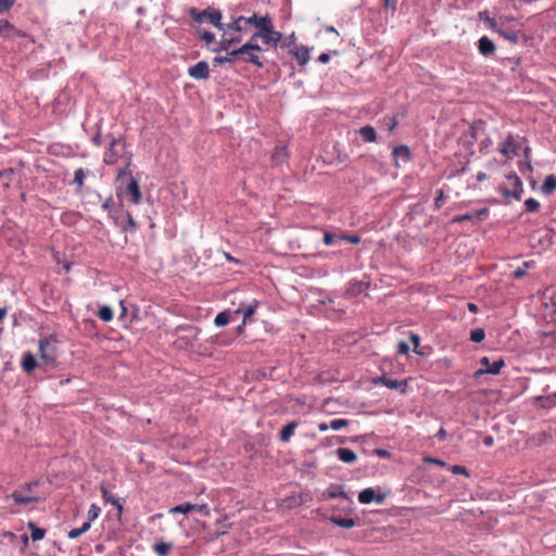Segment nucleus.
<instances>
[{"label":"nucleus","mask_w":556,"mask_h":556,"mask_svg":"<svg viewBox=\"0 0 556 556\" xmlns=\"http://www.w3.org/2000/svg\"><path fill=\"white\" fill-rule=\"evenodd\" d=\"M260 27L252 35V39H261L265 46L276 48L282 39V34L275 30L273 18L267 14L258 23Z\"/></svg>","instance_id":"obj_1"},{"label":"nucleus","mask_w":556,"mask_h":556,"mask_svg":"<svg viewBox=\"0 0 556 556\" xmlns=\"http://www.w3.org/2000/svg\"><path fill=\"white\" fill-rule=\"evenodd\" d=\"M188 14L192 22L198 24V26H200L202 23H210L217 29L222 28L223 14L218 9L208 7L207 9L201 11L197 8H190Z\"/></svg>","instance_id":"obj_2"},{"label":"nucleus","mask_w":556,"mask_h":556,"mask_svg":"<svg viewBox=\"0 0 556 556\" xmlns=\"http://www.w3.org/2000/svg\"><path fill=\"white\" fill-rule=\"evenodd\" d=\"M500 152L505 157L511 160L518 153V144L513 135H508L501 143Z\"/></svg>","instance_id":"obj_11"},{"label":"nucleus","mask_w":556,"mask_h":556,"mask_svg":"<svg viewBox=\"0 0 556 556\" xmlns=\"http://www.w3.org/2000/svg\"><path fill=\"white\" fill-rule=\"evenodd\" d=\"M197 36L204 42L205 47L212 51V48L218 47V42L215 40V35L207 31L200 26H194Z\"/></svg>","instance_id":"obj_19"},{"label":"nucleus","mask_w":556,"mask_h":556,"mask_svg":"<svg viewBox=\"0 0 556 556\" xmlns=\"http://www.w3.org/2000/svg\"><path fill=\"white\" fill-rule=\"evenodd\" d=\"M29 492V486H27L26 492L23 490H16L12 493L11 497L16 504H29L36 502L37 498L33 496Z\"/></svg>","instance_id":"obj_23"},{"label":"nucleus","mask_w":556,"mask_h":556,"mask_svg":"<svg viewBox=\"0 0 556 556\" xmlns=\"http://www.w3.org/2000/svg\"><path fill=\"white\" fill-rule=\"evenodd\" d=\"M262 47L257 43L247 42L238 49V56L239 60L245 63H251L257 68H263L264 62L262 61Z\"/></svg>","instance_id":"obj_3"},{"label":"nucleus","mask_w":556,"mask_h":556,"mask_svg":"<svg viewBox=\"0 0 556 556\" xmlns=\"http://www.w3.org/2000/svg\"><path fill=\"white\" fill-rule=\"evenodd\" d=\"M226 55L224 56H215L213 59V62L216 63V64H223V63H233L236 62L237 60H239V56H238V49L236 50H232V51H226Z\"/></svg>","instance_id":"obj_30"},{"label":"nucleus","mask_w":556,"mask_h":556,"mask_svg":"<svg viewBox=\"0 0 556 556\" xmlns=\"http://www.w3.org/2000/svg\"><path fill=\"white\" fill-rule=\"evenodd\" d=\"M424 462L428 463V464H434V465H438V466H441V467L446 466V463L443 462L442 459L434 458V457H431V456H425L424 457Z\"/></svg>","instance_id":"obj_50"},{"label":"nucleus","mask_w":556,"mask_h":556,"mask_svg":"<svg viewBox=\"0 0 556 556\" xmlns=\"http://www.w3.org/2000/svg\"><path fill=\"white\" fill-rule=\"evenodd\" d=\"M480 364L482 368L477 371V375L480 374H491V375H498L501 369L504 367L505 362L503 358H498L494 361L493 363L490 362L488 357H482L480 359Z\"/></svg>","instance_id":"obj_8"},{"label":"nucleus","mask_w":556,"mask_h":556,"mask_svg":"<svg viewBox=\"0 0 556 556\" xmlns=\"http://www.w3.org/2000/svg\"><path fill=\"white\" fill-rule=\"evenodd\" d=\"M16 0H0V13L9 11Z\"/></svg>","instance_id":"obj_48"},{"label":"nucleus","mask_w":556,"mask_h":556,"mask_svg":"<svg viewBox=\"0 0 556 556\" xmlns=\"http://www.w3.org/2000/svg\"><path fill=\"white\" fill-rule=\"evenodd\" d=\"M91 527V521L90 520H87L86 522L83 523V526L80 527V530L86 533L87 531H89Z\"/></svg>","instance_id":"obj_63"},{"label":"nucleus","mask_w":556,"mask_h":556,"mask_svg":"<svg viewBox=\"0 0 556 556\" xmlns=\"http://www.w3.org/2000/svg\"><path fill=\"white\" fill-rule=\"evenodd\" d=\"M83 534H84V532L80 530V528H75V529H72V530L68 531L67 538L71 539V540H75V539L79 538Z\"/></svg>","instance_id":"obj_54"},{"label":"nucleus","mask_w":556,"mask_h":556,"mask_svg":"<svg viewBox=\"0 0 556 556\" xmlns=\"http://www.w3.org/2000/svg\"><path fill=\"white\" fill-rule=\"evenodd\" d=\"M485 21H486V23L489 24V27H490L491 29H493V30H495V31H496V29H500V28L497 27V23H496V21H495L494 18L486 17V20H485Z\"/></svg>","instance_id":"obj_60"},{"label":"nucleus","mask_w":556,"mask_h":556,"mask_svg":"<svg viewBox=\"0 0 556 556\" xmlns=\"http://www.w3.org/2000/svg\"><path fill=\"white\" fill-rule=\"evenodd\" d=\"M375 454L380 456V457H388L389 456V452L386 451V450H381V448L375 450Z\"/></svg>","instance_id":"obj_61"},{"label":"nucleus","mask_w":556,"mask_h":556,"mask_svg":"<svg viewBox=\"0 0 556 556\" xmlns=\"http://www.w3.org/2000/svg\"><path fill=\"white\" fill-rule=\"evenodd\" d=\"M450 470L455 475L468 476L467 469L464 466L453 465Z\"/></svg>","instance_id":"obj_51"},{"label":"nucleus","mask_w":556,"mask_h":556,"mask_svg":"<svg viewBox=\"0 0 556 556\" xmlns=\"http://www.w3.org/2000/svg\"><path fill=\"white\" fill-rule=\"evenodd\" d=\"M121 214L125 218V223L123 220H119L118 216H115L114 217L115 224L118 225L123 229V231H125V232H127V231H130V232L136 231L137 230V223L135 222V219L131 216V214L128 211H126V212L121 211Z\"/></svg>","instance_id":"obj_16"},{"label":"nucleus","mask_w":556,"mask_h":556,"mask_svg":"<svg viewBox=\"0 0 556 556\" xmlns=\"http://www.w3.org/2000/svg\"><path fill=\"white\" fill-rule=\"evenodd\" d=\"M331 522L337 525L338 527L344 528V529H351L355 527L356 522L353 518H340V517H333L331 518Z\"/></svg>","instance_id":"obj_34"},{"label":"nucleus","mask_w":556,"mask_h":556,"mask_svg":"<svg viewBox=\"0 0 556 556\" xmlns=\"http://www.w3.org/2000/svg\"><path fill=\"white\" fill-rule=\"evenodd\" d=\"M444 202V191L442 189L437 191V197L434 199V206L440 208Z\"/></svg>","instance_id":"obj_49"},{"label":"nucleus","mask_w":556,"mask_h":556,"mask_svg":"<svg viewBox=\"0 0 556 556\" xmlns=\"http://www.w3.org/2000/svg\"><path fill=\"white\" fill-rule=\"evenodd\" d=\"M98 317L105 323L111 321L113 319L112 308L108 305H102L98 311Z\"/></svg>","instance_id":"obj_37"},{"label":"nucleus","mask_w":556,"mask_h":556,"mask_svg":"<svg viewBox=\"0 0 556 556\" xmlns=\"http://www.w3.org/2000/svg\"><path fill=\"white\" fill-rule=\"evenodd\" d=\"M489 215V208L488 207H483V208H480V210H477V211H473L471 213H467V214H463V215H457L453 218V223H463L465 220H473V219H477L479 222H482Z\"/></svg>","instance_id":"obj_13"},{"label":"nucleus","mask_w":556,"mask_h":556,"mask_svg":"<svg viewBox=\"0 0 556 556\" xmlns=\"http://www.w3.org/2000/svg\"><path fill=\"white\" fill-rule=\"evenodd\" d=\"M556 191V177L554 175H549L545 178L542 185V192L546 195H549Z\"/></svg>","instance_id":"obj_31"},{"label":"nucleus","mask_w":556,"mask_h":556,"mask_svg":"<svg viewBox=\"0 0 556 556\" xmlns=\"http://www.w3.org/2000/svg\"><path fill=\"white\" fill-rule=\"evenodd\" d=\"M408 351H409V346L405 341H400L397 343V353L399 354L405 355L408 353Z\"/></svg>","instance_id":"obj_53"},{"label":"nucleus","mask_w":556,"mask_h":556,"mask_svg":"<svg viewBox=\"0 0 556 556\" xmlns=\"http://www.w3.org/2000/svg\"><path fill=\"white\" fill-rule=\"evenodd\" d=\"M101 493L105 502L112 503L114 506L118 508L119 511L122 510L123 507L119 501L113 497L112 494L105 488H101Z\"/></svg>","instance_id":"obj_41"},{"label":"nucleus","mask_w":556,"mask_h":556,"mask_svg":"<svg viewBox=\"0 0 556 556\" xmlns=\"http://www.w3.org/2000/svg\"><path fill=\"white\" fill-rule=\"evenodd\" d=\"M300 66H305L311 59V48L300 45L289 50Z\"/></svg>","instance_id":"obj_10"},{"label":"nucleus","mask_w":556,"mask_h":556,"mask_svg":"<svg viewBox=\"0 0 556 556\" xmlns=\"http://www.w3.org/2000/svg\"><path fill=\"white\" fill-rule=\"evenodd\" d=\"M39 353L40 358L47 364H52L55 361L54 348L50 344L47 338L40 339L39 341Z\"/></svg>","instance_id":"obj_12"},{"label":"nucleus","mask_w":556,"mask_h":556,"mask_svg":"<svg viewBox=\"0 0 556 556\" xmlns=\"http://www.w3.org/2000/svg\"><path fill=\"white\" fill-rule=\"evenodd\" d=\"M506 179L511 182L513 189H509L505 185H501L498 187L500 192L506 198V199H515L520 200L523 193V185L521 179L515 174L510 173L506 176Z\"/></svg>","instance_id":"obj_4"},{"label":"nucleus","mask_w":556,"mask_h":556,"mask_svg":"<svg viewBox=\"0 0 556 556\" xmlns=\"http://www.w3.org/2000/svg\"><path fill=\"white\" fill-rule=\"evenodd\" d=\"M336 454L345 464H354L357 460V455L350 448L339 447Z\"/></svg>","instance_id":"obj_25"},{"label":"nucleus","mask_w":556,"mask_h":556,"mask_svg":"<svg viewBox=\"0 0 556 556\" xmlns=\"http://www.w3.org/2000/svg\"><path fill=\"white\" fill-rule=\"evenodd\" d=\"M359 135L366 142H375L377 140V134L372 126L366 125L358 129Z\"/></svg>","instance_id":"obj_29"},{"label":"nucleus","mask_w":556,"mask_h":556,"mask_svg":"<svg viewBox=\"0 0 556 556\" xmlns=\"http://www.w3.org/2000/svg\"><path fill=\"white\" fill-rule=\"evenodd\" d=\"M533 265V262H523L521 266L517 267L514 273L513 277L515 279H521L527 275V270L530 269Z\"/></svg>","instance_id":"obj_36"},{"label":"nucleus","mask_w":556,"mask_h":556,"mask_svg":"<svg viewBox=\"0 0 556 556\" xmlns=\"http://www.w3.org/2000/svg\"><path fill=\"white\" fill-rule=\"evenodd\" d=\"M440 440H444L446 438V431L444 428H440L438 433L435 434Z\"/></svg>","instance_id":"obj_62"},{"label":"nucleus","mask_w":556,"mask_h":556,"mask_svg":"<svg viewBox=\"0 0 556 556\" xmlns=\"http://www.w3.org/2000/svg\"><path fill=\"white\" fill-rule=\"evenodd\" d=\"M172 548L173 544L167 542H157L153 545V551L159 556H167Z\"/></svg>","instance_id":"obj_32"},{"label":"nucleus","mask_w":556,"mask_h":556,"mask_svg":"<svg viewBox=\"0 0 556 556\" xmlns=\"http://www.w3.org/2000/svg\"><path fill=\"white\" fill-rule=\"evenodd\" d=\"M0 35L4 39H13L15 37H26V34L23 30L17 29L14 25H12L7 20H0Z\"/></svg>","instance_id":"obj_9"},{"label":"nucleus","mask_w":556,"mask_h":556,"mask_svg":"<svg viewBox=\"0 0 556 556\" xmlns=\"http://www.w3.org/2000/svg\"><path fill=\"white\" fill-rule=\"evenodd\" d=\"M478 50L480 54L490 56L495 52L496 47L490 38L483 36L478 41Z\"/></svg>","instance_id":"obj_22"},{"label":"nucleus","mask_w":556,"mask_h":556,"mask_svg":"<svg viewBox=\"0 0 556 556\" xmlns=\"http://www.w3.org/2000/svg\"><path fill=\"white\" fill-rule=\"evenodd\" d=\"M349 424H350V421L348 419H341V418L340 419H333V420L330 421V428L332 430L338 431V430H340L342 428L348 427Z\"/></svg>","instance_id":"obj_44"},{"label":"nucleus","mask_w":556,"mask_h":556,"mask_svg":"<svg viewBox=\"0 0 556 556\" xmlns=\"http://www.w3.org/2000/svg\"><path fill=\"white\" fill-rule=\"evenodd\" d=\"M299 426L298 421H291L287 424L280 431V440L282 442H288L290 438L294 434V430Z\"/></svg>","instance_id":"obj_28"},{"label":"nucleus","mask_w":556,"mask_h":556,"mask_svg":"<svg viewBox=\"0 0 556 556\" xmlns=\"http://www.w3.org/2000/svg\"><path fill=\"white\" fill-rule=\"evenodd\" d=\"M28 528L31 530V540L34 542L40 541L45 538L46 531L41 528H38L33 521L28 522Z\"/></svg>","instance_id":"obj_35"},{"label":"nucleus","mask_w":556,"mask_h":556,"mask_svg":"<svg viewBox=\"0 0 556 556\" xmlns=\"http://www.w3.org/2000/svg\"><path fill=\"white\" fill-rule=\"evenodd\" d=\"M261 20H264V16H258L256 13H254L252 16L245 17L244 23L245 25H253L255 29H258V23Z\"/></svg>","instance_id":"obj_47"},{"label":"nucleus","mask_w":556,"mask_h":556,"mask_svg":"<svg viewBox=\"0 0 556 556\" xmlns=\"http://www.w3.org/2000/svg\"><path fill=\"white\" fill-rule=\"evenodd\" d=\"M484 337L485 332L482 328H476L470 332V340L476 343L481 342L484 339Z\"/></svg>","instance_id":"obj_43"},{"label":"nucleus","mask_w":556,"mask_h":556,"mask_svg":"<svg viewBox=\"0 0 556 556\" xmlns=\"http://www.w3.org/2000/svg\"><path fill=\"white\" fill-rule=\"evenodd\" d=\"M130 160H131L130 156H128L126 160V167L118 169L117 180H121L124 176L128 175L127 167L130 165Z\"/></svg>","instance_id":"obj_56"},{"label":"nucleus","mask_w":556,"mask_h":556,"mask_svg":"<svg viewBox=\"0 0 556 556\" xmlns=\"http://www.w3.org/2000/svg\"><path fill=\"white\" fill-rule=\"evenodd\" d=\"M327 492L330 498H346V494L343 490V486L340 484H331L328 488Z\"/></svg>","instance_id":"obj_33"},{"label":"nucleus","mask_w":556,"mask_h":556,"mask_svg":"<svg viewBox=\"0 0 556 556\" xmlns=\"http://www.w3.org/2000/svg\"><path fill=\"white\" fill-rule=\"evenodd\" d=\"M382 123L387 127L388 131L392 132L397 126V118L396 116H384Z\"/></svg>","instance_id":"obj_42"},{"label":"nucleus","mask_w":556,"mask_h":556,"mask_svg":"<svg viewBox=\"0 0 556 556\" xmlns=\"http://www.w3.org/2000/svg\"><path fill=\"white\" fill-rule=\"evenodd\" d=\"M483 443L484 445L486 446H492L493 443H494V440L491 435H486L484 439H483Z\"/></svg>","instance_id":"obj_64"},{"label":"nucleus","mask_w":556,"mask_h":556,"mask_svg":"<svg viewBox=\"0 0 556 556\" xmlns=\"http://www.w3.org/2000/svg\"><path fill=\"white\" fill-rule=\"evenodd\" d=\"M245 16H238L233 17L231 22L224 24L222 23V28L226 31H235V33H241L245 29Z\"/></svg>","instance_id":"obj_21"},{"label":"nucleus","mask_w":556,"mask_h":556,"mask_svg":"<svg viewBox=\"0 0 556 556\" xmlns=\"http://www.w3.org/2000/svg\"><path fill=\"white\" fill-rule=\"evenodd\" d=\"M188 73L194 79H206L210 76V67L207 62L200 61L195 65L189 67Z\"/></svg>","instance_id":"obj_14"},{"label":"nucleus","mask_w":556,"mask_h":556,"mask_svg":"<svg viewBox=\"0 0 556 556\" xmlns=\"http://www.w3.org/2000/svg\"><path fill=\"white\" fill-rule=\"evenodd\" d=\"M125 193L130 197L131 203H134V204L140 203V201L142 199V194H141L140 187H139L137 179H135L132 177L129 179V182L126 187Z\"/></svg>","instance_id":"obj_17"},{"label":"nucleus","mask_w":556,"mask_h":556,"mask_svg":"<svg viewBox=\"0 0 556 556\" xmlns=\"http://www.w3.org/2000/svg\"><path fill=\"white\" fill-rule=\"evenodd\" d=\"M21 366L25 372L30 374L38 366V363L36 357L27 352L23 355Z\"/></svg>","instance_id":"obj_26"},{"label":"nucleus","mask_w":556,"mask_h":556,"mask_svg":"<svg viewBox=\"0 0 556 556\" xmlns=\"http://www.w3.org/2000/svg\"><path fill=\"white\" fill-rule=\"evenodd\" d=\"M409 339H410L412 343L414 344V351H415L416 353H418L417 348H418V346H419V344H420V338H419V336H418L417 333L410 332V334H409Z\"/></svg>","instance_id":"obj_55"},{"label":"nucleus","mask_w":556,"mask_h":556,"mask_svg":"<svg viewBox=\"0 0 556 556\" xmlns=\"http://www.w3.org/2000/svg\"><path fill=\"white\" fill-rule=\"evenodd\" d=\"M336 236L330 232L324 233V242L326 245H331L333 243Z\"/></svg>","instance_id":"obj_59"},{"label":"nucleus","mask_w":556,"mask_h":556,"mask_svg":"<svg viewBox=\"0 0 556 556\" xmlns=\"http://www.w3.org/2000/svg\"><path fill=\"white\" fill-rule=\"evenodd\" d=\"M496 33L500 34V36H502L503 38H505L506 40L513 42V43H517L519 41V34L517 31H514V30H505V29H496Z\"/></svg>","instance_id":"obj_38"},{"label":"nucleus","mask_w":556,"mask_h":556,"mask_svg":"<svg viewBox=\"0 0 556 556\" xmlns=\"http://www.w3.org/2000/svg\"><path fill=\"white\" fill-rule=\"evenodd\" d=\"M375 383H381L384 387L391 389V390H400L401 393H404L406 391L407 382L406 381H399L395 379L387 378L386 376L379 377Z\"/></svg>","instance_id":"obj_20"},{"label":"nucleus","mask_w":556,"mask_h":556,"mask_svg":"<svg viewBox=\"0 0 556 556\" xmlns=\"http://www.w3.org/2000/svg\"><path fill=\"white\" fill-rule=\"evenodd\" d=\"M230 320V314L229 312H222L218 313L214 319V324L217 327H224L226 326Z\"/></svg>","instance_id":"obj_40"},{"label":"nucleus","mask_w":556,"mask_h":556,"mask_svg":"<svg viewBox=\"0 0 556 556\" xmlns=\"http://www.w3.org/2000/svg\"><path fill=\"white\" fill-rule=\"evenodd\" d=\"M386 500V494H376L372 488L364 489L358 494V501L362 504H370L372 501H376L378 504H381Z\"/></svg>","instance_id":"obj_15"},{"label":"nucleus","mask_w":556,"mask_h":556,"mask_svg":"<svg viewBox=\"0 0 556 556\" xmlns=\"http://www.w3.org/2000/svg\"><path fill=\"white\" fill-rule=\"evenodd\" d=\"M288 159V151L287 147L285 146H277L271 154V160L276 164H282Z\"/></svg>","instance_id":"obj_27"},{"label":"nucleus","mask_w":556,"mask_h":556,"mask_svg":"<svg viewBox=\"0 0 556 556\" xmlns=\"http://www.w3.org/2000/svg\"><path fill=\"white\" fill-rule=\"evenodd\" d=\"M219 30L223 31L222 39L218 41V47L212 48L213 52L228 51L232 46L242 40L241 33L226 31L225 29Z\"/></svg>","instance_id":"obj_6"},{"label":"nucleus","mask_w":556,"mask_h":556,"mask_svg":"<svg viewBox=\"0 0 556 556\" xmlns=\"http://www.w3.org/2000/svg\"><path fill=\"white\" fill-rule=\"evenodd\" d=\"M260 306V302L257 300H254L251 304L247 305L245 307L238 308L235 314H242L243 315V325H247V323L250 321V318L254 315L256 312V308Z\"/></svg>","instance_id":"obj_24"},{"label":"nucleus","mask_w":556,"mask_h":556,"mask_svg":"<svg viewBox=\"0 0 556 556\" xmlns=\"http://www.w3.org/2000/svg\"><path fill=\"white\" fill-rule=\"evenodd\" d=\"M101 513V508L97 504H91L88 509V520H96Z\"/></svg>","instance_id":"obj_46"},{"label":"nucleus","mask_w":556,"mask_h":556,"mask_svg":"<svg viewBox=\"0 0 556 556\" xmlns=\"http://www.w3.org/2000/svg\"><path fill=\"white\" fill-rule=\"evenodd\" d=\"M295 39H296L295 35H294V34H292V35L288 38V40H287V41H285V42L281 45V47H287V48H289V50H290V49H292V48H294V46H296V45H295Z\"/></svg>","instance_id":"obj_58"},{"label":"nucleus","mask_w":556,"mask_h":556,"mask_svg":"<svg viewBox=\"0 0 556 556\" xmlns=\"http://www.w3.org/2000/svg\"><path fill=\"white\" fill-rule=\"evenodd\" d=\"M86 173L83 168H77L74 173V184L77 185V190L81 191L85 184Z\"/></svg>","instance_id":"obj_39"},{"label":"nucleus","mask_w":556,"mask_h":556,"mask_svg":"<svg viewBox=\"0 0 556 556\" xmlns=\"http://www.w3.org/2000/svg\"><path fill=\"white\" fill-rule=\"evenodd\" d=\"M331 53H332L333 55H338V51H337V50H333V51H331L330 53H326V52H324V53L319 54V56H318V59H317V60H318V62L324 63V64H325V63H328V62H329V60H330V54H331Z\"/></svg>","instance_id":"obj_52"},{"label":"nucleus","mask_w":556,"mask_h":556,"mask_svg":"<svg viewBox=\"0 0 556 556\" xmlns=\"http://www.w3.org/2000/svg\"><path fill=\"white\" fill-rule=\"evenodd\" d=\"M191 511H198L202 514L205 517H208L211 515V510L208 508L207 504H191V503H184L177 506L172 507L168 513L172 515L175 514H189Z\"/></svg>","instance_id":"obj_7"},{"label":"nucleus","mask_w":556,"mask_h":556,"mask_svg":"<svg viewBox=\"0 0 556 556\" xmlns=\"http://www.w3.org/2000/svg\"><path fill=\"white\" fill-rule=\"evenodd\" d=\"M125 151V143L122 139H112L109 148L104 152V163L114 165L118 162Z\"/></svg>","instance_id":"obj_5"},{"label":"nucleus","mask_w":556,"mask_h":556,"mask_svg":"<svg viewBox=\"0 0 556 556\" xmlns=\"http://www.w3.org/2000/svg\"><path fill=\"white\" fill-rule=\"evenodd\" d=\"M342 240L349 242V243H352V244H357L359 243L361 241V238L358 236H348V235H344L341 237Z\"/></svg>","instance_id":"obj_57"},{"label":"nucleus","mask_w":556,"mask_h":556,"mask_svg":"<svg viewBox=\"0 0 556 556\" xmlns=\"http://www.w3.org/2000/svg\"><path fill=\"white\" fill-rule=\"evenodd\" d=\"M392 155L394 159V166L400 167L399 160L407 163L412 160V152L407 146L401 144L393 149Z\"/></svg>","instance_id":"obj_18"},{"label":"nucleus","mask_w":556,"mask_h":556,"mask_svg":"<svg viewBox=\"0 0 556 556\" xmlns=\"http://www.w3.org/2000/svg\"><path fill=\"white\" fill-rule=\"evenodd\" d=\"M526 210L530 213L536 212L540 207L539 201L533 198H529L525 201Z\"/></svg>","instance_id":"obj_45"}]
</instances>
